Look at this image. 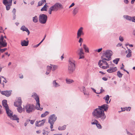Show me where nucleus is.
Returning <instances> with one entry per match:
<instances>
[{
	"mask_svg": "<svg viewBox=\"0 0 135 135\" xmlns=\"http://www.w3.org/2000/svg\"><path fill=\"white\" fill-rule=\"evenodd\" d=\"M92 114L94 117L97 119H99L100 121H103L106 118V116L104 110L99 107L94 109Z\"/></svg>",
	"mask_w": 135,
	"mask_h": 135,
	"instance_id": "obj_1",
	"label": "nucleus"
},
{
	"mask_svg": "<svg viewBox=\"0 0 135 135\" xmlns=\"http://www.w3.org/2000/svg\"><path fill=\"white\" fill-rule=\"evenodd\" d=\"M68 71L69 74H72L74 71L75 69V61L72 59H70L69 60Z\"/></svg>",
	"mask_w": 135,
	"mask_h": 135,
	"instance_id": "obj_2",
	"label": "nucleus"
},
{
	"mask_svg": "<svg viewBox=\"0 0 135 135\" xmlns=\"http://www.w3.org/2000/svg\"><path fill=\"white\" fill-rule=\"evenodd\" d=\"M32 97L34 98L36 101L37 103L36 106V109L37 110H42L43 109V108L40 107V103L39 99L38 96L36 93H33Z\"/></svg>",
	"mask_w": 135,
	"mask_h": 135,
	"instance_id": "obj_3",
	"label": "nucleus"
},
{
	"mask_svg": "<svg viewBox=\"0 0 135 135\" xmlns=\"http://www.w3.org/2000/svg\"><path fill=\"white\" fill-rule=\"evenodd\" d=\"M26 112L30 113L33 112L35 110V106L33 104H28L26 105L25 107Z\"/></svg>",
	"mask_w": 135,
	"mask_h": 135,
	"instance_id": "obj_4",
	"label": "nucleus"
},
{
	"mask_svg": "<svg viewBox=\"0 0 135 135\" xmlns=\"http://www.w3.org/2000/svg\"><path fill=\"white\" fill-rule=\"evenodd\" d=\"M47 16L44 14H40L39 17V20L40 23L41 24H45L47 20Z\"/></svg>",
	"mask_w": 135,
	"mask_h": 135,
	"instance_id": "obj_5",
	"label": "nucleus"
},
{
	"mask_svg": "<svg viewBox=\"0 0 135 135\" xmlns=\"http://www.w3.org/2000/svg\"><path fill=\"white\" fill-rule=\"evenodd\" d=\"M7 38L6 36L3 37L2 35L0 38V47H6L7 45V43L6 42V40L4 39V38Z\"/></svg>",
	"mask_w": 135,
	"mask_h": 135,
	"instance_id": "obj_6",
	"label": "nucleus"
},
{
	"mask_svg": "<svg viewBox=\"0 0 135 135\" xmlns=\"http://www.w3.org/2000/svg\"><path fill=\"white\" fill-rule=\"evenodd\" d=\"M112 53V51L110 50H106L105 52L103 54L102 56L103 57H104L110 60Z\"/></svg>",
	"mask_w": 135,
	"mask_h": 135,
	"instance_id": "obj_7",
	"label": "nucleus"
},
{
	"mask_svg": "<svg viewBox=\"0 0 135 135\" xmlns=\"http://www.w3.org/2000/svg\"><path fill=\"white\" fill-rule=\"evenodd\" d=\"M51 7L52 8L53 10V11H56L59 10L60 8H62V6L61 3H56Z\"/></svg>",
	"mask_w": 135,
	"mask_h": 135,
	"instance_id": "obj_8",
	"label": "nucleus"
},
{
	"mask_svg": "<svg viewBox=\"0 0 135 135\" xmlns=\"http://www.w3.org/2000/svg\"><path fill=\"white\" fill-rule=\"evenodd\" d=\"M78 55L80 56L79 59H82L84 58V53L83 52V50L82 48H81L78 50L77 52Z\"/></svg>",
	"mask_w": 135,
	"mask_h": 135,
	"instance_id": "obj_9",
	"label": "nucleus"
},
{
	"mask_svg": "<svg viewBox=\"0 0 135 135\" xmlns=\"http://www.w3.org/2000/svg\"><path fill=\"white\" fill-rule=\"evenodd\" d=\"M0 93L2 95H5L7 97H9L10 96L11 94V91L10 90L2 91L0 89Z\"/></svg>",
	"mask_w": 135,
	"mask_h": 135,
	"instance_id": "obj_10",
	"label": "nucleus"
},
{
	"mask_svg": "<svg viewBox=\"0 0 135 135\" xmlns=\"http://www.w3.org/2000/svg\"><path fill=\"white\" fill-rule=\"evenodd\" d=\"M56 118L57 117L56 116L55 114H53L51 115L49 117L48 122H49V121L50 120L51 122L54 123V122L56 120Z\"/></svg>",
	"mask_w": 135,
	"mask_h": 135,
	"instance_id": "obj_11",
	"label": "nucleus"
},
{
	"mask_svg": "<svg viewBox=\"0 0 135 135\" xmlns=\"http://www.w3.org/2000/svg\"><path fill=\"white\" fill-rule=\"evenodd\" d=\"M9 117L11 120H16L18 123L19 122V118L18 117L17 115H16L14 114L13 115V114H12Z\"/></svg>",
	"mask_w": 135,
	"mask_h": 135,
	"instance_id": "obj_12",
	"label": "nucleus"
},
{
	"mask_svg": "<svg viewBox=\"0 0 135 135\" xmlns=\"http://www.w3.org/2000/svg\"><path fill=\"white\" fill-rule=\"evenodd\" d=\"M45 121V119H43L38 121H37L36 122V126L37 127H40L43 125Z\"/></svg>",
	"mask_w": 135,
	"mask_h": 135,
	"instance_id": "obj_13",
	"label": "nucleus"
},
{
	"mask_svg": "<svg viewBox=\"0 0 135 135\" xmlns=\"http://www.w3.org/2000/svg\"><path fill=\"white\" fill-rule=\"evenodd\" d=\"M22 101L20 97L18 98L17 101L15 102L14 103V105L16 107L21 106L22 104Z\"/></svg>",
	"mask_w": 135,
	"mask_h": 135,
	"instance_id": "obj_14",
	"label": "nucleus"
},
{
	"mask_svg": "<svg viewBox=\"0 0 135 135\" xmlns=\"http://www.w3.org/2000/svg\"><path fill=\"white\" fill-rule=\"evenodd\" d=\"M98 107L100 108L101 109L103 110L104 111H107L108 108V105L106 104H104L101 106H99Z\"/></svg>",
	"mask_w": 135,
	"mask_h": 135,
	"instance_id": "obj_15",
	"label": "nucleus"
},
{
	"mask_svg": "<svg viewBox=\"0 0 135 135\" xmlns=\"http://www.w3.org/2000/svg\"><path fill=\"white\" fill-rule=\"evenodd\" d=\"M5 110L6 111V113L8 116L9 117L12 114H13V113L11 110L9 109V107H6L5 108Z\"/></svg>",
	"mask_w": 135,
	"mask_h": 135,
	"instance_id": "obj_16",
	"label": "nucleus"
},
{
	"mask_svg": "<svg viewBox=\"0 0 135 135\" xmlns=\"http://www.w3.org/2000/svg\"><path fill=\"white\" fill-rule=\"evenodd\" d=\"M29 41L28 40L26 41L25 40L21 41V45L22 46H27L28 44Z\"/></svg>",
	"mask_w": 135,
	"mask_h": 135,
	"instance_id": "obj_17",
	"label": "nucleus"
},
{
	"mask_svg": "<svg viewBox=\"0 0 135 135\" xmlns=\"http://www.w3.org/2000/svg\"><path fill=\"white\" fill-rule=\"evenodd\" d=\"M101 58L102 59V60H101V61L102 63H103L104 64H105V65L108 66V64L105 61V60L109 61L110 60H109V59L106 58L104 57H103V56H102L101 57Z\"/></svg>",
	"mask_w": 135,
	"mask_h": 135,
	"instance_id": "obj_18",
	"label": "nucleus"
},
{
	"mask_svg": "<svg viewBox=\"0 0 135 135\" xmlns=\"http://www.w3.org/2000/svg\"><path fill=\"white\" fill-rule=\"evenodd\" d=\"M117 70V67H115L113 68H110L107 70V71L109 73H112L116 71Z\"/></svg>",
	"mask_w": 135,
	"mask_h": 135,
	"instance_id": "obj_19",
	"label": "nucleus"
},
{
	"mask_svg": "<svg viewBox=\"0 0 135 135\" xmlns=\"http://www.w3.org/2000/svg\"><path fill=\"white\" fill-rule=\"evenodd\" d=\"M2 105L5 108V109L6 107H8V105L7 103V100H3L2 101Z\"/></svg>",
	"mask_w": 135,
	"mask_h": 135,
	"instance_id": "obj_20",
	"label": "nucleus"
},
{
	"mask_svg": "<svg viewBox=\"0 0 135 135\" xmlns=\"http://www.w3.org/2000/svg\"><path fill=\"white\" fill-rule=\"evenodd\" d=\"M79 8L78 7H76L73 9V14L74 15H75L78 12Z\"/></svg>",
	"mask_w": 135,
	"mask_h": 135,
	"instance_id": "obj_21",
	"label": "nucleus"
},
{
	"mask_svg": "<svg viewBox=\"0 0 135 135\" xmlns=\"http://www.w3.org/2000/svg\"><path fill=\"white\" fill-rule=\"evenodd\" d=\"M12 0H3V3L4 5L9 4L10 3V2L11 1V3H12Z\"/></svg>",
	"mask_w": 135,
	"mask_h": 135,
	"instance_id": "obj_22",
	"label": "nucleus"
},
{
	"mask_svg": "<svg viewBox=\"0 0 135 135\" xmlns=\"http://www.w3.org/2000/svg\"><path fill=\"white\" fill-rule=\"evenodd\" d=\"M56 80H54L53 81L52 84L53 86L55 87H57L60 86V85L56 82Z\"/></svg>",
	"mask_w": 135,
	"mask_h": 135,
	"instance_id": "obj_23",
	"label": "nucleus"
},
{
	"mask_svg": "<svg viewBox=\"0 0 135 135\" xmlns=\"http://www.w3.org/2000/svg\"><path fill=\"white\" fill-rule=\"evenodd\" d=\"M10 2L9 4L5 5L6 7V9L7 11L9 10L10 9L11 6L12 5L11 1V2Z\"/></svg>",
	"mask_w": 135,
	"mask_h": 135,
	"instance_id": "obj_24",
	"label": "nucleus"
},
{
	"mask_svg": "<svg viewBox=\"0 0 135 135\" xmlns=\"http://www.w3.org/2000/svg\"><path fill=\"white\" fill-rule=\"evenodd\" d=\"M109 98V96L108 95H107L106 97L103 98V99L105 100L106 103L107 104L109 103L108 101Z\"/></svg>",
	"mask_w": 135,
	"mask_h": 135,
	"instance_id": "obj_25",
	"label": "nucleus"
},
{
	"mask_svg": "<svg viewBox=\"0 0 135 135\" xmlns=\"http://www.w3.org/2000/svg\"><path fill=\"white\" fill-rule=\"evenodd\" d=\"M83 28L82 27H80L78 30L77 34L81 36V33L83 31Z\"/></svg>",
	"mask_w": 135,
	"mask_h": 135,
	"instance_id": "obj_26",
	"label": "nucleus"
},
{
	"mask_svg": "<svg viewBox=\"0 0 135 135\" xmlns=\"http://www.w3.org/2000/svg\"><path fill=\"white\" fill-rule=\"evenodd\" d=\"M20 29L23 31H26L27 30H28V28L24 25L22 26H21Z\"/></svg>",
	"mask_w": 135,
	"mask_h": 135,
	"instance_id": "obj_27",
	"label": "nucleus"
},
{
	"mask_svg": "<svg viewBox=\"0 0 135 135\" xmlns=\"http://www.w3.org/2000/svg\"><path fill=\"white\" fill-rule=\"evenodd\" d=\"M66 83L68 84L74 82L73 80L69 79H66Z\"/></svg>",
	"mask_w": 135,
	"mask_h": 135,
	"instance_id": "obj_28",
	"label": "nucleus"
},
{
	"mask_svg": "<svg viewBox=\"0 0 135 135\" xmlns=\"http://www.w3.org/2000/svg\"><path fill=\"white\" fill-rule=\"evenodd\" d=\"M83 48L85 50V52H89V49L85 44H84L83 45Z\"/></svg>",
	"mask_w": 135,
	"mask_h": 135,
	"instance_id": "obj_29",
	"label": "nucleus"
},
{
	"mask_svg": "<svg viewBox=\"0 0 135 135\" xmlns=\"http://www.w3.org/2000/svg\"><path fill=\"white\" fill-rule=\"evenodd\" d=\"M123 17L126 20L129 21L131 20V17L127 15H124Z\"/></svg>",
	"mask_w": 135,
	"mask_h": 135,
	"instance_id": "obj_30",
	"label": "nucleus"
},
{
	"mask_svg": "<svg viewBox=\"0 0 135 135\" xmlns=\"http://www.w3.org/2000/svg\"><path fill=\"white\" fill-rule=\"evenodd\" d=\"M44 2H46V0H42L40 1L38 3V6H41Z\"/></svg>",
	"mask_w": 135,
	"mask_h": 135,
	"instance_id": "obj_31",
	"label": "nucleus"
},
{
	"mask_svg": "<svg viewBox=\"0 0 135 135\" xmlns=\"http://www.w3.org/2000/svg\"><path fill=\"white\" fill-rule=\"evenodd\" d=\"M66 127V126L64 125L62 127L59 126L58 128V129L59 130H65Z\"/></svg>",
	"mask_w": 135,
	"mask_h": 135,
	"instance_id": "obj_32",
	"label": "nucleus"
},
{
	"mask_svg": "<svg viewBox=\"0 0 135 135\" xmlns=\"http://www.w3.org/2000/svg\"><path fill=\"white\" fill-rule=\"evenodd\" d=\"M33 21L35 23L37 22H38V18L37 16H36L33 18Z\"/></svg>",
	"mask_w": 135,
	"mask_h": 135,
	"instance_id": "obj_33",
	"label": "nucleus"
},
{
	"mask_svg": "<svg viewBox=\"0 0 135 135\" xmlns=\"http://www.w3.org/2000/svg\"><path fill=\"white\" fill-rule=\"evenodd\" d=\"M49 114V112L48 111H46L44 114L41 115V117H45Z\"/></svg>",
	"mask_w": 135,
	"mask_h": 135,
	"instance_id": "obj_34",
	"label": "nucleus"
},
{
	"mask_svg": "<svg viewBox=\"0 0 135 135\" xmlns=\"http://www.w3.org/2000/svg\"><path fill=\"white\" fill-rule=\"evenodd\" d=\"M17 110L18 112L20 113H21L22 112V108L21 106H18L17 109Z\"/></svg>",
	"mask_w": 135,
	"mask_h": 135,
	"instance_id": "obj_35",
	"label": "nucleus"
},
{
	"mask_svg": "<svg viewBox=\"0 0 135 135\" xmlns=\"http://www.w3.org/2000/svg\"><path fill=\"white\" fill-rule=\"evenodd\" d=\"M123 75V74L120 72V71H118L117 72V75L119 78H122Z\"/></svg>",
	"mask_w": 135,
	"mask_h": 135,
	"instance_id": "obj_36",
	"label": "nucleus"
},
{
	"mask_svg": "<svg viewBox=\"0 0 135 135\" xmlns=\"http://www.w3.org/2000/svg\"><path fill=\"white\" fill-rule=\"evenodd\" d=\"M119 60V58H116L113 61V62L114 63H115L116 64H117L118 63V62Z\"/></svg>",
	"mask_w": 135,
	"mask_h": 135,
	"instance_id": "obj_37",
	"label": "nucleus"
},
{
	"mask_svg": "<svg viewBox=\"0 0 135 135\" xmlns=\"http://www.w3.org/2000/svg\"><path fill=\"white\" fill-rule=\"evenodd\" d=\"M46 5L45 4L44 6L41 9V11H46Z\"/></svg>",
	"mask_w": 135,
	"mask_h": 135,
	"instance_id": "obj_38",
	"label": "nucleus"
},
{
	"mask_svg": "<svg viewBox=\"0 0 135 135\" xmlns=\"http://www.w3.org/2000/svg\"><path fill=\"white\" fill-rule=\"evenodd\" d=\"M51 65H52L53 66V68L52 69V70L53 71H54L56 69H57L58 68V66L57 65H52L50 64Z\"/></svg>",
	"mask_w": 135,
	"mask_h": 135,
	"instance_id": "obj_39",
	"label": "nucleus"
},
{
	"mask_svg": "<svg viewBox=\"0 0 135 135\" xmlns=\"http://www.w3.org/2000/svg\"><path fill=\"white\" fill-rule=\"evenodd\" d=\"M52 68L51 66H47V70L50 72L51 69Z\"/></svg>",
	"mask_w": 135,
	"mask_h": 135,
	"instance_id": "obj_40",
	"label": "nucleus"
},
{
	"mask_svg": "<svg viewBox=\"0 0 135 135\" xmlns=\"http://www.w3.org/2000/svg\"><path fill=\"white\" fill-rule=\"evenodd\" d=\"M102 62L101 60H100L99 61L98 63V65H99V66L100 68H101V67H102V65H103V64H102L103 63H102V62Z\"/></svg>",
	"mask_w": 135,
	"mask_h": 135,
	"instance_id": "obj_41",
	"label": "nucleus"
},
{
	"mask_svg": "<svg viewBox=\"0 0 135 135\" xmlns=\"http://www.w3.org/2000/svg\"><path fill=\"white\" fill-rule=\"evenodd\" d=\"M97 123H98V122L97 120H95L94 122H91V124H96V125Z\"/></svg>",
	"mask_w": 135,
	"mask_h": 135,
	"instance_id": "obj_42",
	"label": "nucleus"
},
{
	"mask_svg": "<svg viewBox=\"0 0 135 135\" xmlns=\"http://www.w3.org/2000/svg\"><path fill=\"white\" fill-rule=\"evenodd\" d=\"M96 126L98 128L101 129L102 128V127L101 125H100L98 123H97Z\"/></svg>",
	"mask_w": 135,
	"mask_h": 135,
	"instance_id": "obj_43",
	"label": "nucleus"
},
{
	"mask_svg": "<svg viewBox=\"0 0 135 135\" xmlns=\"http://www.w3.org/2000/svg\"><path fill=\"white\" fill-rule=\"evenodd\" d=\"M131 20L130 21L135 23V16L131 17Z\"/></svg>",
	"mask_w": 135,
	"mask_h": 135,
	"instance_id": "obj_44",
	"label": "nucleus"
},
{
	"mask_svg": "<svg viewBox=\"0 0 135 135\" xmlns=\"http://www.w3.org/2000/svg\"><path fill=\"white\" fill-rule=\"evenodd\" d=\"M50 124V128L52 129L53 128V125L54 124V123L51 122L50 121V120L49 121V122H48Z\"/></svg>",
	"mask_w": 135,
	"mask_h": 135,
	"instance_id": "obj_45",
	"label": "nucleus"
},
{
	"mask_svg": "<svg viewBox=\"0 0 135 135\" xmlns=\"http://www.w3.org/2000/svg\"><path fill=\"white\" fill-rule=\"evenodd\" d=\"M7 50V48H5L4 49H0V51L1 52H3L5 51L6 50Z\"/></svg>",
	"mask_w": 135,
	"mask_h": 135,
	"instance_id": "obj_46",
	"label": "nucleus"
},
{
	"mask_svg": "<svg viewBox=\"0 0 135 135\" xmlns=\"http://www.w3.org/2000/svg\"><path fill=\"white\" fill-rule=\"evenodd\" d=\"M126 57L129 58L132 56V54L128 53L126 55Z\"/></svg>",
	"mask_w": 135,
	"mask_h": 135,
	"instance_id": "obj_47",
	"label": "nucleus"
},
{
	"mask_svg": "<svg viewBox=\"0 0 135 135\" xmlns=\"http://www.w3.org/2000/svg\"><path fill=\"white\" fill-rule=\"evenodd\" d=\"M52 11H53V10L52 9V8L51 7L50 8L49 10V13L50 14H51Z\"/></svg>",
	"mask_w": 135,
	"mask_h": 135,
	"instance_id": "obj_48",
	"label": "nucleus"
},
{
	"mask_svg": "<svg viewBox=\"0 0 135 135\" xmlns=\"http://www.w3.org/2000/svg\"><path fill=\"white\" fill-rule=\"evenodd\" d=\"M126 131L127 133L129 135H133V134L131 133L129 131H128L127 129H126Z\"/></svg>",
	"mask_w": 135,
	"mask_h": 135,
	"instance_id": "obj_49",
	"label": "nucleus"
},
{
	"mask_svg": "<svg viewBox=\"0 0 135 135\" xmlns=\"http://www.w3.org/2000/svg\"><path fill=\"white\" fill-rule=\"evenodd\" d=\"M119 40L121 41H123V37L120 36L119 37Z\"/></svg>",
	"mask_w": 135,
	"mask_h": 135,
	"instance_id": "obj_50",
	"label": "nucleus"
},
{
	"mask_svg": "<svg viewBox=\"0 0 135 135\" xmlns=\"http://www.w3.org/2000/svg\"><path fill=\"white\" fill-rule=\"evenodd\" d=\"M126 110L127 111H129L130 110L131 108L130 107H127L126 108Z\"/></svg>",
	"mask_w": 135,
	"mask_h": 135,
	"instance_id": "obj_51",
	"label": "nucleus"
},
{
	"mask_svg": "<svg viewBox=\"0 0 135 135\" xmlns=\"http://www.w3.org/2000/svg\"><path fill=\"white\" fill-rule=\"evenodd\" d=\"M91 89H92V90L93 91V92H94V93H96L97 94H99V93L96 92V91L95 90V89H94V88H91Z\"/></svg>",
	"mask_w": 135,
	"mask_h": 135,
	"instance_id": "obj_52",
	"label": "nucleus"
},
{
	"mask_svg": "<svg viewBox=\"0 0 135 135\" xmlns=\"http://www.w3.org/2000/svg\"><path fill=\"white\" fill-rule=\"evenodd\" d=\"M102 48H101L100 49H99L98 50H96V51H97L98 52H100L102 50Z\"/></svg>",
	"mask_w": 135,
	"mask_h": 135,
	"instance_id": "obj_53",
	"label": "nucleus"
},
{
	"mask_svg": "<svg viewBox=\"0 0 135 135\" xmlns=\"http://www.w3.org/2000/svg\"><path fill=\"white\" fill-rule=\"evenodd\" d=\"M108 67H109L108 65V66L107 65V66H102L101 67V68H102V69H105Z\"/></svg>",
	"mask_w": 135,
	"mask_h": 135,
	"instance_id": "obj_54",
	"label": "nucleus"
},
{
	"mask_svg": "<svg viewBox=\"0 0 135 135\" xmlns=\"http://www.w3.org/2000/svg\"><path fill=\"white\" fill-rule=\"evenodd\" d=\"M12 12L13 13V15L15 14L16 12V9L15 8H13L12 11Z\"/></svg>",
	"mask_w": 135,
	"mask_h": 135,
	"instance_id": "obj_55",
	"label": "nucleus"
},
{
	"mask_svg": "<svg viewBox=\"0 0 135 135\" xmlns=\"http://www.w3.org/2000/svg\"><path fill=\"white\" fill-rule=\"evenodd\" d=\"M83 41V39L81 38H80L79 41V43H82Z\"/></svg>",
	"mask_w": 135,
	"mask_h": 135,
	"instance_id": "obj_56",
	"label": "nucleus"
},
{
	"mask_svg": "<svg viewBox=\"0 0 135 135\" xmlns=\"http://www.w3.org/2000/svg\"><path fill=\"white\" fill-rule=\"evenodd\" d=\"M29 121H30V123L32 124L34 123L35 122V121L33 120H29Z\"/></svg>",
	"mask_w": 135,
	"mask_h": 135,
	"instance_id": "obj_57",
	"label": "nucleus"
},
{
	"mask_svg": "<svg viewBox=\"0 0 135 135\" xmlns=\"http://www.w3.org/2000/svg\"><path fill=\"white\" fill-rule=\"evenodd\" d=\"M19 77L20 79H22L23 77V75L22 74H19Z\"/></svg>",
	"mask_w": 135,
	"mask_h": 135,
	"instance_id": "obj_58",
	"label": "nucleus"
},
{
	"mask_svg": "<svg viewBox=\"0 0 135 135\" xmlns=\"http://www.w3.org/2000/svg\"><path fill=\"white\" fill-rule=\"evenodd\" d=\"M100 92H99L98 93H99V94H100L101 93L103 92L104 91V90L103 89H102V87H101V89L100 90Z\"/></svg>",
	"mask_w": 135,
	"mask_h": 135,
	"instance_id": "obj_59",
	"label": "nucleus"
},
{
	"mask_svg": "<svg viewBox=\"0 0 135 135\" xmlns=\"http://www.w3.org/2000/svg\"><path fill=\"white\" fill-rule=\"evenodd\" d=\"M74 5L75 3H72V4L70 5V6L69 7V8H70L71 7L74 6Z\"/></svg>",
	"mask_w": 135,
	"mask_h": 135,
	"instance_id": "obj_60",
	"label": "nucleus"
},
{
	"mask_svg": "<svg viewBox=\"0 0 135 135\" xmlns=\"http://www.w3.org/2000/svg\"><path fill=\"white\" fill-rule=\"evenodd\" d=\"M41 44V42H40L37 45H35V46H34V47H38V46H39Z\"/></svg>",
	"mask_w": 135,
	"mask_h": 135,
	"instance_id": "obj_61",
	"label": "nucleus"
},
{
	"mask_svg": "<svg viewBox=\"0 0 135 135\" xmlns=\"http://www.w3.org/2000/svg\"><path fill=\"white\" fill-rule=\"evenodd\" d=\"M128 53L132 54V51L130 49H128Z\"/></svg>",
	"mask_w": 135,
	"mask_h": 135,
	"instance_id": "obj_62",
	"label": "nucleus"
},
{
	"mask_svg": "<svg viewBox=\"0 0 135 135\" xmlns=\"http://www.w3.org/2000/svg\"><path fill=\"white\" fill-rule=\"evenodd\" d=\"M13 20H15L16 18V15L15 14L13 15Z\"/></svg>",
	"mask_w": 135,
	"mask_h": 135,
	"instance_id": "obj_63",
	"label": "nucleus"
},
{
	"mask_svg": "<svg viewBox=\"0 0 135 135\" xmlns=\"http://www.w3.org/2000/svg\"><path fill=\"white\" fill-rule=\"evenodd\" d=\"M132 34L135 37V29L133 30Z\"/></svg>",
	"mask_w": 135,
	"mask_h": 135,
	"instance_id": "obj_64",
	"label": "nucleus"
}]
</instances>
